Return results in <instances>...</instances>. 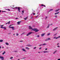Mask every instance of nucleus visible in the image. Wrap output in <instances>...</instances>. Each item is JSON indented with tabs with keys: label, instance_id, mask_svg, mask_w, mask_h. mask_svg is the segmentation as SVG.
<instances>
[{
	"label": "nucleus",
	"instance_id": "nucleus-1",
	"mask_svg": "<svg viewBox=\"0 0 60 60\" xmlns=\"http://www.w3.org/2000/svg\"><path fill=\"white\" fill-rule=\"evenodd\" d=\"M32 30L34 31H35V32H38V31H39V30H37V28H34L32 29Z\"/></svg>",
	"mask_w": 60,
	"mask_h": 60
},
{
	"label": "nucleus",
	"instance_id": "nucleus-2",
	"mask_svg": "<svg viewBox=\"0 0 60 60\" xmlns=\"http://www.w3.org/2000/svg\"><path fill=\"white\" fill-rule=\"evenodd\" d=\"M12 26V25H10V26H9V28H12V29L13 30H15V29H14V27H10V26Z\"/></svg>",
	"mask_w": 60,
	"mask_h": 60
},
{
	"label": "nucleus",
	"instance_id": "nucleus-3",
	"mask_svg": "<svg viewBox=\"0 0 60 60\" xmlns=\"http://www.w3.org/2000/svg\"><path fill=\"white\" fill-rule=\"evenodd\" d=\"M33 33V32H30L28 34H27L26 35V36H28V35H30V34H32Z\"/></svg>",
	"mask_w": 60,
	"mask_h": 60
},
{
	"label": "nucleus",
	"instance_id": "nucleus-4",
	"mask_svg": "<svg viewBox=\"0 0 60 60\" xmlns=\"http://www.w3.org/2000/svg\"><path fill=\"white\" fill-rule=\"evenodd\" d=\"M15 8L16 9H17V8H18V10L19 11V12H20V8H18L17 7H15Z\"/></svg>",
	"mask_w": 60,
	"mask_h": 60
},
{
	"label": "nucleus",
	"instance_id": "nucleus-5",
	"mask_svg": "<svg viewBox=\"0 0 60 60\" xmlns=\"http://www.w3.org/2000/svg\"><path fill=\"white\" fill-rule=\"evenodd\" d=\"M0 58L1 59H2L1 60H4V57L3 56H0Z\"/></svg>",
	"mask_w": 60,
	"mask_h": 60
},
{
	"label": "nucleus",
	"instance_id": "nucleus-6",
	"mask_svg": "<svg viewBox=\"0 0 60 60\" xmlns=\"http://www.w3.org/2000/svg\"><path fill=\"white\" fill-rule=\"evenodd\" d=\"M56 37H54V39H55L56 38V39H58V38H60V36H59L58 37L56 38Z\"/></svg>",
	"mask_w": 60,
	"mask_h": 60
},
{
	"label": "nucleus",
	"instance_id": "nucleus-7",
	"mask_svg": "<svg viewBox=\"0 0 60 60\" xmlns=\"http://www.w3.org/2000/svg\"><path fill=\"white\" fill-rule=\"evenodd\" d=\"M29 29H32V30L33 29V28H32V27L30 26H29Z\"/></svg>",
	"mask_w": 60,
	"mask_h": 60
},
{
	"label": "nucleus",
	"instance_id": "nucleus-8",
	"mask_svg": "<svg viewBox=\"0 0 60 60\" xmlns=\"http://www.w3.org/2000/svg\"><path fill=\"white\" fill-rule=\"evenodd\" d=\"M21 21H20L17 22V23H18V25H19V24H20V23H21Z\"/></svg>",
	"mask_w": 60,
	"mask_h": 60
},
{
	"label": "nucleus",
	"instance_id": "nucleus-9",
	"mask_svg": "<svg viewBox=\"0 0 60 60\" xmlns=\"http://www.w3.org/2000/svg\"><path fill=\"white\" fill-rule=\"evenodd\" d=\"M26 46H27L28 47H31L32 46V45H26Z\"/></svg>",
	"mask_w": 60,
	"mask_h": 60
},
{
	"label": "nucleus",
	"instance_id": "nucleus-10",
	"mask_svg": "<svg viewBox=\"0 0 60 60\" xmlns=\"http://www.w3.org/2000/svg\"><path fill=\"white\" fill-rule=\"evenodd\" d=\"M57 28H58V27H56V28H55L53 30V31H55V30H56L57 29Z\"/></svg>",
	"mask_w": 60,
	"mask_h": 60
},
{
	"label": "nucleus",
	"instance_id": "nucleus-11",
	"mask_svg": "<svg viewBox=\"0 0 60 60\" xmlns=\"http://www.w3.org/2000/svg\"><path fill=\"white\" fill-rule=\"evenodd\" d=\"M43 52L44 53H49L48 51H43Z\"/></svg>",
	"mask_w": 60,
	"mask_h": 60
},
{
	"label": "nucleus",
	"instance_id": "nucleus-12",
	"mask_svg": "<svg viewBox=\"0 0 60 60\" xmlns=\"http://www.w3.org/2000/svg\"><path fill=\"white\" fill-rule=\"evenodd\" d=\"M44 35H45V33L42 34H41V36L42 37V36H44Z\"/></svg>",
	"mask_w": 60,
	"mask_h": 60
},
{
	"label": "nucleus",
	"instance_id": "nucleus-13",
	"mask_svg": "<svg viewBox=\"0 0 60 60\" xmlns=\"http://www.w3.org/2000/svg\"><path fill=\"white\" fill-rule=\"evenodd\" d=\"M60 10V9H58L57 10H56L55 11L57 12V11H59Z\"/></svg>",
	"mask_w": 60,
	"mask_h": 60
},
{
	"label": "nucleus",
	"instance_id": "nucleus-14",
	"mask_svg": "<svg viewBox=\"0 0 60 60\" xmlns=\"http://www.w3.org/2000/svg\"><path fill=\"white\" fill-rule=\"evenodd\" d=\"M22 50L24 51H25V52H26V50L25 49H22Z\"/></svg>",
	"mask_w": 60,
	"mask_h": 60
},
{
	"label": "nucleus",
	"instance_id": "nucleus-15",
	"mask_svg": "<svg viewBox=\"0 0 60 60\" xmlns=\"http://www.w3.org/2000/svg\"><path fill=\"white\" fill-rule=\"evenodd\" d=\"M27 18H28V17H26L25 18H24V19L25 20H26L27 19Z\"/></svg>",
	"mask_w": 60,
	"mask_h": 60
},
{
	"label": "nucleus",
	"instance_id": "nucleus-16",
	"mask_svg": "<svg viewBox=\"0 0 60 60\" xmlns=\"http://www.w3.org/2000/svg\"><path fill=\"white\" fill-rule=\"evenodd\" d=\"M47 45V44H42V45L43 46H44V45Z\"/></svg>",
	"mask_w": 60,
	"mask_h": 60
},
{
	"label": "nucleus",
	"instance_id": "nucleus-17",
	"mask_svg": "<svg viewBox=\"0 0 60 60\" xmlns=\"http://www.w3.org/2000/svg\"><path fill=\"white\" fill-rule=\"evenodd\" d=\"M3 40L2 39L0 40V42H3Z\"/></svg>",
	"mask_w": 60,
	"mask_h": 60
},
{
	"label": "nucleus",
	"instance_id": "nucleus-18",
	"mask_svg": "<svg viewBox=\"0 0 60 60\" xmlns=\"http://www.w3.org/2000/svg\"><path fill=\"white\" fill-rule=\"evenodd\" d=\"M10 23V21H9L8 22L6 23V25L7 24H9V23Z\"/></svg>",
	"mask_w": 60,
	"mask_h": 60
},
{
	"label": "nucleus",
	"instance_id": "nucleus-19",
	"mask_svg": "<svg viewBox=\"0 0 60 60\" xmlns=\"http://www.w3.org/2000/svg\"><path fill=\"white\" fill-rule=\"evenodd\" d=\"M26 49H27L28 50L29 49H30L29 48H28L27 47H26Z\"/></svg>",
	"mask_w": 60,
	"mask_h": 60
},
{
	"label": "nucleus",
	"instance_id": "nucleus-20",
	"mask_svg": "<svg viewBox=\"0 0 60 60\" xmlns=\"http://www.w3.org/2000/svg\"><path fill=\"white\" fill-rule=\"evenodd\" d=\"M49 24H48V26L47 27V28H49Z\"/></svg>",
	"mask_w": 60,
	"mask_h": 60
},
{
	"label": "nucleus",
	"instance_id": "nucleus-21",
	"mask_svg": "<svg viewBox=\"0 0 60 60\" xmlns=\"http://www.w3.org/2000/svg\"><path fill=\"white\" fill-rule=\"evenodd\" d=\"M6 52L5 51H4L3 53H2V55H4V54H5L6 53Z\"/></svg>",
	"mask_w": 60,
	"mask_h": 60
},
{
	"label": "nucleus",
	"instance_id": "nucleus-22",
	"mask_svg": "<svg viewBox=\"0 0 60 60\" xmlns=\"http://www.w3.org/2000/svg\"><path fill=\"white\" fill-rule=\"evenodd\" d=\"M57 51V50L55 51L53 53V54H55L56 53V52Z\"/></svg>",
	"mask_w": 60,
	"mask_h": 60
},
{
	"label": "nucleus",
	"instance_id": "nucleus-23",
	"mask_svg": "<svg viewBox=\"0 0 60 60\" xmlns=\"http://www.w3.org/2000/svg\"><path fill=\"white\" fill-rule=\"evenodd\" d=\"M5 43L6 45H9V44L7 42H6Z\"/></svg>",
	"mask_w": 60,
	"mask_h": 60
},
{
	"label": "nucleus",
	"instance_id": "nucleus-24",
	"mask_svg": "<svg viewBox=\"0 0 60 60\" xmlns=\"http://www.w3.org/2000/svg\"><path fill=\"white\" fill-rule=\"evenodd\" d=\"M47 40H51V39H50V38H49L47 39Z\"/></svg>",
	"mask_w": 60,
	"mask_h": 60
},
{
	"label": "nucleus",
	"instance_id": "nucleus-25",
	"mask_svg": "<svg viewBox=\"0 0 60 60\" xmlns=\"http://www.w3.org/2000/svg\"><path fill=\"white\" fill-rule=\"evenodd\" d=\"M53 9H51L49 11H53Z\"/></svg>",
	"mask_w": 60,
	"mask_h": 60
},
{
	"label": "nucleus",
	"instance_id": "nucleus-26",
	"mask_svg": "<svg viewBox=\"0 0 60 60\" xmlns=\"http://www.w3.org/2000/svg\"><path fill=\"white\" fill-rule=\"evenodd\" d=\"M37 37H40V35H37Z\"/></svg>",
	"mask_w": 60,
	"mask_h": 60
},
{
	"label": "nucleus",
	"instance_id": "nucleus-27",
	"mask_svg": "<svg viewBox=\"0 0 60 60\" xmlns=\"http://www.w3.org/2000/svg\"><path fill=\"white\" fill-rule=\"evenodd\" d=\"M3 28L4 29V30H5L6 29V28H5V27H4Z\"/></svg>",
	"mask_w": 60,
	"mask_h": 60
},
{
	"label": "nucleus",
	"instance_id": "nucleus-28",
	"mask_svg": "<svg viewBox=\"0 0 60 60\" xmlns=\"http://www.w3.org/2000/svg\"><path fill=\"white\" fill-rule=\"evenodd\" d=\"M6 10H8V11H10V9H7Z\"/></svg>",
	"mask_w": 60,
	"mask_h": 60
},
{
	"label": "nucleus",
	"instance_id": "nucleus-29",
	"mask_svg": "<svg viewBox=\"0 0 60 60\" xmlns=\"http://www.w3.org/2000/svg\"><path fill=\"white\" fill-rule=\"evenodd\" d=\"M16 36H18L19 35V34L18 33H16Z\"/></svg>",
	"mask_w": 60,
	"mask_h": 60
},
{
	"label": "nucleus",
	"instance_id": "nucleus-30",
	"mask_svg": "<svg viewBox=\"0 0 60 60\" xmlns=\"http://www.w3.org/2000/svg\"><path fill=\"white\" fill-rule=\"evenodd\" d=\"M22 13H24V11H22Z\"/></svg>",
	"mask_w": 60,
	"mask_h": 60
},
{
	"label": "nucleus",
	"instance_id": "nucleus-31",
	"mask_svg": "<svg viewBox=\"0 0 60 60\" xmlns=\"http://www.w3.org/2000/svg\"><path fill=\"white\" fill-rule=\"evenodd\" d=\"M10 59H13V57H11L10 58Z\"/></svg>",
	"mask_w": 60,
	"mask_h": 60
},
{
	"label": "nucleus",
	"instance_id": "nucleus-32",
	"mask_svg": "<svg viewBox=\"0 0 60 60\" xmlns=\"http://www.w3.org/2000/svg\"><path fill=\"white\" fill-rule=\"evenodd\" d=\"M50 33L48 34H47V35H50Z\"/></svg>",
	"mask_w": 60,
	"mask_h": 60
},
{
	"label": "nucleus",
	"instance_id": "nucleus-33",
	"mask_svg": "<svg viewBox=\"0 0 60 60\" xmlns=\"http://www.w3.org/2000/svg\"><path fill=\"white\" fill-rule=\"evenodd\" d=\"M55 18H57V16L55 15Z\"/></svg>",
	"mask_w": 60,
	"mask_h": 60
},
{
	"label": "nucleus",
	"instance_id": "nucleus-34",
	"mask_svg": "<svg viewBox=\"0 0 60 60\" xmlns=\"http://www.w3.org/2000/svg\"><path fill=\"white\" fill-rule=\"evenodd\" d=\"M48 18V17H46V18L45 19H46H46H47V18Z\"/></svg>",
	"mask_w": 60,
	"mask_h": 60
},
{
	"label": "nucleus",
	"instance_id": "nucleus-35",
	"mask_svg": "<svg viewBox=\"0 0 60 60\" xmlns=\"http://www.w3.org/2000/svg\"><path fill=\"white\" fill-rule=\"evenodd\" d=\"M41 49V47H40V48H39V49Z\"/></svg>",
	"mask_w": 60,
	"mask_h": 60
},
{
	"label": "nucleus",
	"instance_id": "nucleus-36",
	"mask_svg": "<svg viewBox=\"0 0 60 60\" xmlns=\"http://www.w3.org/2000/svg\"><path fill=\"white\" fill-rule=\"evenodd\" d=\"M57 34H55L54 35V36H55V35H56Z\"/></svg>",
	"mask_w": 60,
	"mask_h": 60
},
{
	"label": "nucleus",
	"instance_id": "nucleus-37",
	"mask_svg": "<svg viewBox=\"0 0 60 60\" xmlns=\"http://www.w3.org/2000/svg\"><path fill=\"white\" fill-rule=\"evenodd\" d=\"M23 41H20V42H23Z\"/></svg>",
	"mask_w": 60,
	"mask_h": 60
},
{
	"label": "nucleus",
	"instance_id": "nucleus-38",
	"mask_svg": "<svg viewBox=\"0 0 60 60\" xmlns=\"http://www.w3.org/2000/svg\"><path fill=\"white\" fill-rule=\"evenodd\" d=\"M41 6H44V5L42 4Z\"/></svg>",
	"mask_w": 60,
	"mask_h": 60
},
{
	"label": "nucleus",
	"instance_id": "nucleus-39",
	"mask_svg": "<svg viewBox=\"0 0 60 60\" xmlns=\"http://www.w3.org/2000/svg\"><path fill=\"white\" fill-rule=\"evenodd\" d=\"M55 15H56V14H57V13H55Z\"/></svg>",
	"mask_w": 60,
	"mask_h": 60
},
{
	"label": "nucleus",
	"instance_id": "nucleus-40",
	"mask_svg": "<svg viewBox=\"0 0 60 60\" xmlns=\"http://www.w3.org/2000/svg\"><path fill=\"white\" fill-rule=\"evenodd\" d=\"M39 15H37L36 17V18H37V17H38Z\"/></svg>",
	"mask_w": 60,
	"mask_h": 60
},
{
	"label": "nucleus",
	"instance_id": "nucleus-41",
	"mask_svg": "<svg viewBox=\"0 0 60 60\" xmlns=\"http://www.w3.org/2000/svg\"><path fill=\"white\" fill-rule=\"evenodd\" d=\"M2 12H6V11H2Z\"/></svg>",
	"mask_w": 60,
	"mask_h": 60
},
{
	"label": "nucleus",
	"instance_id": "nucleus-42",
	"mask_svg": "<svg viewBox=\"0 0 60 60\" xmlns=\"http://www.w3.org/2000/svg\"><path fill=\"white\" fill-rule=\"evenodd\" d=\"M8 34H11V33H9Z\"/></svg>",
	"mask_w": 60,
	"mask_h": 60
},
{
	"label": "nucleus",
	"instance_id": "nucleus-43",
	"mask_svg": "<svg viewBox=\"0 0 60 60\" xmlns=\"http://www.w3.org/2000/svg\"><path fill=\"white\" fill-rule=\"evenodd\" d=\"M36 48V47H35L34 48V49H35Z\"/></svg>",
	"mask_w": 60,
	"mask_h": 60
},
{
	"label": "nucleus",
	"instance_id": "nucleus-44",
	"mask_svg": "<svg viewBox=\"0 0 60 60\" xmlns=\"http://www.w3.org/2000/svg\"><path fill=\"white\" fill-rule=\"evenodd\" d=\"M59 13V12H57V14H58Z\"/></svg>",
	"mask_w": 60,
	"mask_h": 60
},
{
	"label": "nucleus",
	"instance_id": "nucleus-45",
	"mask_svg": "<svg viewBox=\"0 0 60 60\" xmlns=\"http://www.w3.org/2000/svg\"><path fill=\"white\" fill-rule=\"evenodd\" d=\"M4 26L3 25H1L0 26Z\"/></svg>",
	"mask_w": 60,
	"mask_h": 60
},
{
	"label": "nucleus",
	"instance_id": "nucleus-46",
	"mask_svg": "<svg viewBox=\"0 0 60 60\" xmlns=\"http://www.w3.org/2000/svg\"><path fill=\"white\" fill-rule=\"evenodd\" d=\"M57 47H58L59 48V47H60V46H59L58 45V46H57Z\"/></svg>",
	"mask_w": 60,
	"mask_h": 60
},
{
	"label": "nucleus",
	"instance_id": "nucleus-47",
	"mask_svg": "<svg viewBox=\"0 0 60 60\" xmlns=\"http://www.w3.org/2000/svg\"><path fill=\"white\" fill-rule=\"evenodd\" d=\"M16 19H18V18H15Z\"/></svg>",
	"mask_w": 60,
	"mask_h": 60
},
{
	"label": "nucleus",
	"instance_id": "nucleus-48",
	"mask_svg": "<svg viewBox=\"0 0 60 60\" xmlns=\"http://www.w3.org/2000/svg\"><path fill=\"white\" fill-rule=\"evenodd\" d=\"M43 6H44V7H46V6L45 5H44Z\"/></svg>",
	"mask_w": 60,
	"mask_h": 60
},
{
	"label": "nucleus",
	"instance_id": "nucleus-49",
	"mask_svg": "<svg viewBox=\"0 0 60 60\" xmlns=\"http://www.w3.org/2000/svg\"><path fill=\"white\" fill-rule=\"evenodd\" d=\"M39 45V46H41V45Z\"/></svg>",
	"mask_w": 60,
	"mask_h": 60
},
{
	"label": "nucleus",
	"instance_id": "nucleus-50",
	"mask_svg": "<svg viewBox=\"0 0 60 60\" xmlns=\"http://www.w3.org/2000/svg\"><path fill=\"white\" fill-rule=\"evenodd\" d=\"M45 49V50H47V49H47V48H46Z\"/></svg>",
	"mask_w": 60,
	"mask_h": 60
},
{
	"label": "nucleus",
	"instance_id": "nucleus-51",
	"mask_svg": "<svg viewBox=\"0 0 60 60\" xmlns=\"http://www.w3.org/2000/svg\"><path fill=\"white\" fill-rule=\"evenodd\" d=\"M35 13H33V15H35Z\"/></svg>",
	"mask_w": 60,
	"mask_h": 60
},
{
	"label": "nucleus",
	"instance_id": "nucleus-52",
	"mask_svg": "<svg viewBox=\"0 0 60 60\" xmlns=\"http://www.w3.org/2000/svg\"><path fill=\"white\" fill-rule=\"evenodd\" d=\"M15 52H17V51H15Z\"/></svg>",
	"mask_w": 60,
	"mask_h": 60
},
{
	"label": "nucleus",
	"instance_id": "nucleus-53",
	"mask_svg": "<svg viewBox=\"0 0 60 60\" xmlns=\"http://www.w3.org/2000/svg\"><path fill=\"white\" fill-rule=\"evenodd\" d=\"M53 25V24H50V25Z\"/></svg>",
	"mask_w": 60,
	"mask_h": 60
},
{
	"label": "nucleus",
	"instance_id": "nucleus-54",
	"mask_svg": "<svg viewBox=\"0 0 60 60\" xmlns=\"http://www.w3.org/2000/svg\"><path fill=\"white\" fill-rule=\"evenodd\" d=\"M58 60H60V59H58Z\"/></svg>",
	"mask_w": 60,
	"mask_h": 60
},
{
	"label": "nucleus",
	"instance_id": "nucleus-55",
	"mask_svg": "<svg viewBox=\"0 0 60 60\" xmlns=\"http://www.w3.org/2000/svg\"><path fill=\"white\" fill-rule=\"evenodd\" d=\"M0 28H3V26H2V27H0Z\"/></svg>",
	"mask_w": 60,
	"mask_h": 60
},
{
	"label": "nucleus",
	"instance_id": "nucleus-56",
	"mask_svg": "<svg viewBox=\"0 0 60 60\" xmlns=\"http://www.w3.org/2000/svg\"><path fill=\"white\" fill-rule=\"evenodd\" d=\"M0 49H1V47L0 46Z\"/></svg>",
	"mask_w": 60,
	"mask_h": 60
},
{
	"label": "nucleus",
	"instance_id": "nucleus-57",
	"mask_svg": "<svg viewBox=\"0 0 60 60\" xmlns=\"http://www.w3.org/2000/svg\"><path fill=\"white\" fill-rule=\"evenodd\" d=\"M2 49H4V47H2Z\"/></svg>",
	"mask_w": 60,
	"mask_h": 60
},
{
	"label": "nucleus",
	"instance_id": "nucleus-58",
	"mask_svg": "<svg viewBox=\"0 0 60 60\" xmlns=\"http://www.w3.org/2000/svg\"><path fill=\"white\" fill-rule=\"evenodd\" d=\"M47 40H46L45 41H47Z\"/></svg>",
	"mask_w": 60,
	"mask_h": 60
},
{
	"label": "nucleus",
	"instance_id": "nucleus-59",
	"mask_svg": "<svg viewBox=\"0 0 60 60\" xmlns=\"http://www.w3.org/2000/svg\"><path fill=\"white\" fill-rule=\"evenodd\" d=\"M32 18H33V17H31V19H32Z\"/></svg>",
	"mask_w": 60,
	"mask_h": 60
},
{
	"label": "nucleus",
	"instance_id": "nucleus-60",
	"mask_svg": "<svg viewBox=\"0 0 60 60\" xmlns=\"http://www.w3.org/2000/svg\"><path fill=\"white\" fill-rule=\"evenodd\" d=\"M58 44H59V43H58L57 44V45H58Z\"/></svg>",
	"mask_w": 60,
	"mask_h": 60
},
{
	"label": "nucleus",
	"instance_id": "nucleus-61",
	"mask_svg": "<svg viewBox=\"0 0 60 60\" xmlns=\"http://www.w3.org/2000/svg\"><path fill=\"white\" fill-rule=\"evenodd\" d=\"M1 10H0V12H1Z\"/></svg>",
	"mask_w": 60,
	"mask_h": 60
},
{
	"label": "nucleus",
	"instance_id": "nucleus-62",
	"mask_svg": "<svg viewBox=\"0 0 60 60\" xmlns=\"http://www.w3.org/2000/svg\"><path fill=\"white\" fill-rule=\"evenodd\" d=\"M38 53H40V52H38Z\"/></svg>",
	"mask_w": 60,
	"mask_h": 60
},
{
	"label": "nucleus",
	"instance_id": "nucleus-63",
	"mask_svg": "<svg viewBox=\"0 0 60 60\" xmlns=\"http://www.w3.org/2000/svg\"><path fill=\"white\" fill-rule=\"evenodd\" d=\"M13 35H15V34H13Z\"/></svg>",
	"mask_w": 60,
	"mask_h": 60
},
{
	"label": "nucleus",
	"instance_id": "nucleus-64",
	"mask_svg": "<svg viewBox=\"0 0 60 60\" xmlns=\"http://www.w3.org/2000/svg\"><path fill=\"white\" fill-rule=\"evenodd\" d=\"M18 60H19V59H18Z\"/></svg>",
	"mask_w": 60,
	"mask_h": 60
}]
</instances>
